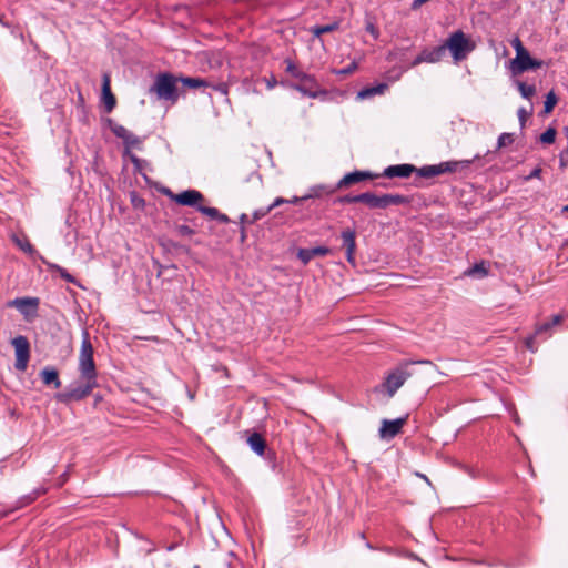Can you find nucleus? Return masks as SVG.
<instances>
[{
    "label": "nucleus",
    "instance_id": "1",
    "mask_svg": "<svg viewBox=\"0 0 568 568\" xmlns=\"http://www.w3.org/2000/svg\"><path fill=\"white\" fill-rule=\"evenodd\" d=\"M94 348L87 329L82 332V342L78 359L79 379L57 398L62 403L80 402L99 386L98 371L93 358Z\"/></svg>",
    "mask_w": 568,
    "mask_h": 568
},
{
    "label": "nucleus",
    "instance_id": "2",
    "mask_svg": "<svg viewBox=\"0 0 568 568\" xmlns=\"http://www.w3.org/2000/svg\"><path fill=\"white\" fill-rule=\"evenodd\" d=\"M479 155L474 156V159L470 160H459V161H445L440 162L438 164H432V165H424L422 168H416L413 164L409 163H403V164H395L389 165L384 169L383 173L378 174L379 178H387V179H394V178H400V179H407L413 173H416L418 178L423 179H432L437 175L444 174V173H455V172H463L467 170L470 164L476 160L479 159Z\"/></svg>",
    "mask_w": 568,
    "mask_h": 568
},
{
    "label": "nucleus",
    "instance_id": "3",
    "mask_svg": "<svg viewBox=\"0 0 568 568\" xmlns=\"http://www.w3.org/2000/svg\"><path fill=\"white\" fill-rule=\"evenodd\" d=\"M416 364H430V361L403 362L386 376L384 386L386 387V392L389 397H393L405 382L413 376L414 372L410 367Z\"/></svg>",
    "mask_w": 568,
    "mask_h": 568
},
{
    "label": "nucleus",
    "instance_id": "4",
    "mask_svg": "<svg viewBox=\"0 0 568 568\" xmlns=\"http://www.w3.org/2000/svg\"><path fill=\"white\" fill-rule=\"evenodd\" d=\"M180 81L171 73H159L150 91L155 92L159 99L175 103L179 99L176 82Z\"/></svg>",
    "mask_w": 568,
    "mask_h": 568
},
{
    "label": "nucleus",
    "instance_id": "5",
    "mask_svg": "<svg viewBox=\"0 0 568 568\" xmlns=\"http://www.w3.org/2000/svg\"><path fill=\"white\" fill-rule=\"evenodd\" d=\"M444 43L455 61L464 60L474 50V44L462 30L453 32Z\"/></svg>",
    "mask_w": 568,
    "mask_h": 568
},
{
    "label": "nucleus",
    "instance_id": "6",
    "mask_svg": "<svg viewBox=\"0 0 568 568\" xmlns=\"http://www.w3.org/2000/svg\"><path fill=\"white\" fill-rule=\"evenodd\" d=\"M14 347L16 362L14 367L17 371L24 372L30 361V343L23 335H18L11 341Z\"/></svg>",
    "mask_w": 568,
    "mask_h": 568
},
{
    "label": "nucleus",
    "instance_id": "7",
    "mask_svg": "<svg viewBox=\"0 0 568 568\" xmlns=\"http://www.w3.org/2000/svg\"><path fill=\"white\" fill-rule=\"evenodd\" d=\"M542 65L544 61L531 58L527 49L524 52L519 51V55L510 61V70L514 75L539 69Z\"/></svg>",
    "mask_w": 568,
    "mask_h": 568
},
{
    "label": "nucleus",
    "instance_id": "8",
    "mask_svg": "<svg viewBox=\"0 0 568 568\" xmlns=\"http://www.w3.org/2000/svg\"><path fill=\"white\" fill-rule=\"evenodd\" d=\"M164 193L178 204L184 206H192L195 207L196 210L197 205H201L200 202L204 200L203 194L197 190H186L179 194H175L168 189Z\"/></svg>",
    "mask_w": 568,
    "mask_h": 568
},
{
    "label": "nucleus",
    "instance_id": "9",
    "mask_svg": "<svg viewBox=\"0 0 568 568\" xmlns=\"http://www.w3.org/2000/svg\"><path fill=\"white\" fill-rule=\"evenodd\" d=\"M408 420V414L396 419H383L379 427V437L382 439H392L402 433L404 425Z\"/></svg>",
    "mask_w": 568,
    "mask_h": 568
},
{
    "label": "nucleus",
    "instance_id": "10",
    "mask_svg": "<svg viewBox=\"0 0 568 568\" xmlns=\"http://www.w3.org/2000/svg\"><path fill=\"white\" fill-rule=\"evenodd\" d=\"M342 246L345 248L346 260L353 266L356 264V232L353 229H345L341 233Z\"/></svg>",
    "mask_w": 568,
    "mask_h": 568
},
{
    "label": "nucleus",
    "instance_id": "11",
    "mask_svg": "<svg viewBox=\"0 0 568 568\" xmlns=\"http://www.w3.org/2000/svg\"><path fill=\"white\" fill-rule=\"evenodd\" d=\"M379 178L378 174H374L369 171H354L345 174L337 183L338 190L348 187L353 184L359 183L365 180H373Z\"/></svg>",
    "mask_w": 568,
    "mask_h": 568
},
{
    "label": "nucleus",
    "instance_id": "12",
    "mask_svg": "<svg viewBox=\"0 0 568 568\" xmlns=\"http://www.w3.org/2000/svg\"><path fill=\"white\" fill-rule=\"evenodd\" d=\"M446 47L445 43L430 48V49H424L419 55L416 58L414 64L420 63V62H428V63H436L439 62L444 55L446 54Z\"/></svg>",
    "mask_w": 568,
    "mask_h": 568
},
{
    "label": "nucleus",
    "instance_id": "13",
    "mask_svg": "<svg viewBox=\"0 0 568 568\" xmlns=\"http://www.w3.org/2000/svg\"><path fill=\"white\" fill-rule=\"evenodd\" d=\"M298 81V83H291L290 88L310 98H316L318 95V83L313 75H311V81L305 79H300Z\"/></svg>",
    "mask_w": 568,
    "mask_h": 568
},
{
    "label": "nucleus",
    "instance_id": "14",
    "mask_svg": "<svg viewBox=\"0 0 568 568\" xmlns=\"http://www.w3.org/2000/svg\"><path fill=\"white\" fill-rule=\"evenodd\" d=\"M332 250L327 246L305 247L300 248L297 257L303 264L310 263L315 256H326L331 254Z\"/></svg>",
    "mask_w": 568,
    "mask_h": 568
},
{
    "label": "nucleus",
    "instance_id": "15",
    "mask_svg": "<svg viewBox=\"0 0 568 568\" xmlns=\"http://www.w3.org/2000/svg\"><path fill=\"white\" fill-rule=\"evenodd\" d=\"M102 98L104 101L105 111L108 113H110L115 108L116 99H115V95L111 91L110 77L108 73L103 74Z\"/></svg>",
    "mask_w": 568,
    "mask_h": 568
},
{
    "label": "nucleus",
    "instance_id": "16",
    "mask_svg": "<svg viewBox=\"0 0 568 568\" xmlns=\"http://www.w3.org/2000/svg\"><path fill=\"white\" fill-rule=\"evenodd\" d=\"M39 375L44 385L53 386L55 389L61 387V381L57 368L52 366H45L41 369Z\"/></svg>",
    "mask_w": 568,
    "mask_h": 568
},
{
    "label": "nucleus",
    "instance_id": "17",
    "mask_svg": "<svg viewBox=\"0 0 568 568\" xmlns=\"http://www.w3.org/2000/svg\"><path fill=\"white\" fill-rule=\"evenodd\" d=\"M359 203L367 205L369 209H384L383 194L377 195L372 192L361 193Z\"/></svg>",
    "mask_w": 568,
    "mask_h": 568
},
{
    "label": "nucleus",
    "instance_id": "18",
    "mask_svg": "<svg viewBox=\"0 0 568 568\" xmlns=\"http://www.w3.org/2000/svg\"><path fill=\"white\" fill-rule=\"evenodd\" d=\"M286 200L284 197H276L272 204H270L268 206H265V207H260V209H256L253 214H252V217L250 220V224H253L255 222H257L258 220H262L263 217H265L272 210H274L275 207L284 204Z\"/></svg>",
    "mask_w": 568,
    "mask_h": 568
},
{
    "label": "nucleus",
    "instance_id": "19",
    "mask_svg": "<svg viewBox=\"0 0 568 568\" xmlns=\"http://www.w3.org/2000/svg\"><path fill=\"white\" fill-rule=\"evenodd\" d=\"M338 190L337 184L335 186L329 185H315L311 187L310 193L303 195V199H315V197H322L324 195H329L335 193Z\"/></svg>",
    "mask_w": 568,
    "mask_h": 568
},
{
    "label": "nucleus",
    "instance_id": "20",
    "mask_svg": "<svg viewBox=\"0 0 568 568\" xmlns=\"http://www.w3.org/2000/svg\"><path fill=\"white\" fill-rule=\"evenodd\" d=\"M247 443L251 447V449L256 453L258 456H263L266 449V442L264 437L258 433H253L248 439Z\"/></svg>",
    "mask_w": 568,
    "mask_h": 568
},
{
    "label": "nucleus",
    "instance_id": "21",
    "mask_svg": "<svg viewBox=\"0 0 568 568\" xmlns=\"http://www.w3.org/2000/svg\"><path fill=\"white\" fill-rule=\"evenodd\" d=\"M13 304L22 314H28L27 307H31L33 311H36L39 305V300L37 297H21L16 298Z\"/></svg>",
    "mask_w": 568,
    "mask_h": 568
},
{
    "label": "nucleus",
    "instance_id": "22",
    "mask_svg": "<svg viewBox=\"0 0 568 568\" xmlns=\"http://www.w3.org/2000/svg\"><path fill=\"white\" fill-rule=\"evenodd\" d=\"M489 265L485 261L474 264L471 267L465 271V275L471 277H485L488 274Z\"/></svg>",
    "mask_w": 568,
    "mask_h": 568
},
{
    "label": "nucleus",
    "instance_id": "23",
    "mask_svg": "<svg viewBox=\"0 0 568 568\" xmlns=\"http://www.w3.org/2000/svg\"><path fill=\"white\" fill-rule=\"evenodd\" d=\"M284 63L286 65L285 68V71L287 73H290L293 78L300 80V79H305L307 81H311V74H307L303 71H301L296 64L294 63V61L290 58L285 59L284 60Z\"/></svg>",
    "mask_w": 568,
    "mask_h": 568
},
{
    "label": "nucleus",
    "instance_id": "24",
    "mask_svg": "<svg viewBox=\"0 0 568 568\" xmlns=\"http://www.w3.org/2000/svg\"><path fill=\"white\" fill-rule=\"evenodd\" d=\"M384 209L390 205H403L409 204L410 200L408 196L402 194H383Z\"/></svg>",
    "mask_w": 568,
    "mask_h": 568
},
{
    "label": "nucleus",
    "instance_id": "25",
    "mask_svg": "<svg viewBox=\"0 0 568 568\" xmlns=\"http://www.w3.org/2000/svg\"><path fill=\"white\" fill-rule=\"evenodd\" d=\"M179 80L190 89L207 88L211 82L202 78L181 77Z\"/></svg>",
    "mask_w": 568,
    "mask_h": 568
},
{
    "label": "nucleus",
    "instance_id": "26",
    "mask_svg": "<svg viewBox=\"0 0 568 568\" xmlns=\"http://www.w3.org/2000/svg\"><path fill=\"white\" fill-rule=\"evenodd\" d=\"M386 89H387L386 83H379L375 87H366L358 92V98L366 99V98L374 97L376 94H383Z\"/></svg>",
    "mask_w": 568,
    "mask_h": 568
},
{
    "label": "nucleus",
    "instance_id": "27",
    "mask_svg": "<svg viewBox=\"0 0 568 568\" xmlns=\"http://www.w3.org/2000/svg\"><path fill=\"white\" fill-rule=\"evenodd\" d=\"M48 266H49V270L59 273L60 277L63 278L64 281H67L68 283H72L79 287H82L80 282L72 274H70L64 267H62L58 264H48Z\"/></svg>",
    "mask_w": 568,
    "mask_h": 568
},
{
    "label": "nucleus",
    "instance_id": "28",
    "mask_svg": "<svg viewBox=\"0 0 568 568\" xmlns=\"http://www.w3.org/2000/svg\"><path fill=\"white\" fill-rule=\"evenodd\" d=\"M108 123H109V126H110L112 133L116 138H119L121 140L130 138V131L126 128H124L123 125L115 123L112 119H109Z\"/></svg>",
    "mask_w": 568,
    "mask_h": 568
},
{
    "label": "nucleus",
    "instance_id": "29",
    "mask_svg": "<svg viewBox=\"0 0 568 568\" xmlns=\"http://www.w3.org/2000/svg\"><path fill=\"white\" fill-rule=\"evenodd\" d=\"M518 91L524 99L530 100L536 93V87L534 84H526L525 82H516Z\"/></svg>",
    "mask_w": 568,
    "mask_h": 568
},
{
    "label": "nucleus",
    "instance_id": "30",
    "mask_svg": "<svg viewBox=\"0 0 568 568\" xmlns=\"http://www.w3.org/2000/svg\"><path fill=\"white\" fill-rule=\"evenodd\" d=\"M557 101H558V99H557V95L555 94V92L554 91L548 92V94L546 95V100L544 102V113L545 114L550 113L554 110L555 105L557 104Z\"/></svg>",
    "mask_w": 568,
    "mask_h": 568
},
{
    "label": "nucleus",
    "instance_id": "31",
    "mask_svg": "<svg viewBox=\"0 0 568 568\" xmlns=\"http://www.w3.org/2000/svg\"><path fill=\"white\" fill-rule=\"evenodd\" d=\"M351 203H359V194H346L343 196H338L334 200V204H351Z\"/></svg>",
    "mask_w": 568,
    "mask_h": 568
},
{
    "label": "nucleus",
    "instance_id": "32",
    "mask_svg": "<svg viewBox=\"0 0 568 568\" xmlns=\"http://www.w3.org/2000/svg\"><path fill=\"white\" fill-rule=\"evenodd\" d=\"M122 141L125 145V150H130L131 148H140L142 143L141 139L132 132H130V138L123 139Z\"/></svg>",
    "mask_w": 568,
    "mask_h": 568
},
{
    "label": "nucleus",
    "instance_id": "33",
    "mask_svg": "<svg viewBox=\"0 0 568 568\" xmlns=\"http://www.w3.org/2000/svg\"><path fill=\"white\" fill-rule=\"evenodd\" d=\"M556 130L554 128H548L544 133L540 135V142L545 144H551L555 142L556 139Z\"/></svg>",
    "mask_w": 568,
    "mask_h": 568
},
{
    "label": "nucleus",
    "instance_id": "34",
    "mask_svg": "<svg viewBox=\"0 0 568 568\" xmlns=\"http://www.w3.org/2000/svg\"><path fill=\"white\" fill-rule=\"evenodd\" d=\"M357 68H358L357 62L353 61L346 68L333 70V73H335L337 75L346 77V75L352 74L354 71H356Z\"/></svg>",
    "mask_w": 568,
    "mask_h": 568
},
{
    "label": "nucleus",
    "instance_id": "35",
    "mask_svg": "<svg viewBox=\"0 0 568 568\" xmlns=\"http://www.w3.org/2000/svg\"><path fill=\"white\" fill-rule=\"evenodd\" d=\"M125 156H128L130 159V161L132 162V164L134 165V170L140 172L142 170V163L143 161L136 156L134 153H132L130 150H124V153H123Z\"/></svg>",
    "mask_w": 568,
    "mask_h": 568
},
{
    "label": "nucleus",
    "instance_id": "36",
    "mask_svg": "<svg viewBox=\"0 0 568 568\" xmlns=\"http://www.w3.org/2000/svg\"><path fill=\"white\" fill-rule=\"evenodd\" d=\"M514 141H515V139H514L513 133H501L498 136L497 146L500 149V148L511 144Z\"/></svg>",
    "mask_w": 568,
    "mask_h": 568
},
{
    "label": "nucleus",
    "instance_id": "37",
    "mask_svg": "<svg viewBox=\"0 0 568 568\" xmlns=\"http://www.w3.org/2000/svg\"><path fill=\"white\" fill-rule=\"evenodd\" d=\"M197 211L213 220H216V216L219 214V210L216 207H210L204 205H197Z\"/></svg>",
    "mask_w": 568,
    "mask_h": 568
},
{
    "label": "nucleus",
    "instance_id": "38",
    "mask_svg": "<svg viewBox=\"0 0 568 568\" xmlns=\"http://www.w3.org/2000/svg\"><path fill=\"white\" fill-rule=\"evenodd\" d=\"M551 329H552L551 324L548 321H546V322L537 325L535 333L538 336L539 335H550Z\"/></svg>",
    "mask_w": 568,
    "mask_h": 568
},
{
    "label": "nucleus",
    "instance_id": "39",
    "mask_svg": "<svg viewBox=\"0 0 568 568\" xmlns=\"http://www.w3.org/2000/svg\"><path fill=\"white\" fill-rule=\"evenodd\" d=\"M531 112H532L531 110L527 111L525 108H519L518 109L517 115H518V120H519V124H520L521 129L525 128L526 121L531 115Z\"/></svg>",
    "mask_w": 568,
    "mask_h": 568
},
{
    "label": "nucleus",
    "instance_id": "40",
    "mask_svg": "<svg viewBox=\"0 0 568 568\" xmlns=\"http://www.w3.org/2000/svg\"><path fill=\"white\" fill-rule=\"evenodd\" d=\"M207 88H212L214 91L219 92L220 94L226 97L229 94V85L225 82L220 83H213L211 82V85Z\"/></svg>",
    "mask_w": 568,
    "mask_h": 568
},
{
    "label": "nucleus",
    "instance_id": "41",
    "mask_svg": "<svg viewBox=\"0 0 568 568\" xmlns=\"http://www.w3.org/2000/svg\"><path fill=\"white\" fill-rule=\"evenodd\" d=\"M44 494V490H34L31 495H27L22 498L21 506H27L34 501L39 496Z\"/></svg>",
    "mask_w": 568,
    "mask_h": 568
},
{
    "label": "nucleus",
    "instance_id": "42",
    "mask_svg": "<svg viewBox=\"0 0 568 568\" xmlns=\"http://www.w3.org/2000/svg\"><path fill=\"white\" fill-rule=\"evenodd\" d=\"M131 202L134 207H143L145 204L144 199L138 195L135 192L131 193Z\"/></svg>",
    "mask_w": 568,
    "mask_h": 568
},
{
    "label": "nucleus",
    "instance_id": "43",
    "mask_svg": "<svg viewBox=\"0 0 568 568\" xmlns=\"http://www.w3.org/2000/svg\"><path fill=\"white\" fill-rule=\"evenodd\" d=\"M339 29V21H333L328 24H324L321 27L324 33L333 32Z\"/></svg>",
    "mask_w": 568,
    "mask_h": 568
},
{
    "label": "nucleus",
    "instance_id": "44",
    "mask_svg": "<svg viewBox=\"0 0 568 568\" xmlns=\"http://www.w3.org/2000/svg\"><path fill=\"white\" fill-rule=\"evenodd\" d=\"M262 81L265 82L268 90L274 89L278 83L274 74H271L268 78L264 77Z\"/></svg>",
    "mask_w": 568,
    "mask_h": 568
},
{
    "label": "nucleus",
    "instance_id": "45",
    "mask_svg": "<svg viewBox=\"0 0 568 568\" xmlns=\"http://www.w3.org/2000/svg\"><path fill=\"white\" fill-rule=\"evenodd\" d=\"M511 45L513 48L515 49L516 51V57L519 55V51L524 52L526 50V48L523 45L521 41L519 38H515L513 41H511Z\"/></svg>",
    "mask_w": 568,
    "mask_h": 568
},
{
    "label": "nucleus",
    "instance_id": "46",
    "mask_svg": "<svg viewBox=\"0 0 568 568\" xmlns=\"http://www.w3.org/2000/svg\"><path fill=\"white\" fill-rule=\"evenodd\" d=\"M536 333L534 335H530V336H527L525 338V345L526 347L531 351V352H536V347H535V339H536Z\"/></svg>",
    "mask_w": 568,
    "mask_h": 568
},
{
    "label": "nucleus",
    "instance_id": "47",
    "mask_svg": "<svg viewBox=\"0 0 568 568\" xmlns=\"http://www.w3.org/2000/svg\"><path fill=\"white\" fill-rule=\"evenodd\" d=\"M178 232L181 235H185V236L194 234V230L191 229L189 225H185V224L179 225L178 226Z\"/></svg>",
    "mask_w": 568,
    "mask_h": 568
},
{
    "label": "nucleus",
    "instance_id": "48",
    "mask_svg": "<svg viewBox=\"0 0 568 568\" xmlns=\"http://www.w3.org/2000/svg\"><path fill=\"white\" fill-rule=\"evenodd\" d=\"M17 244L20 246V248L23 252H27V253L33 252V246L29 241H26V242L17 241Z\"/></svg>",
    "mask_w": 568,
    "mask_h": 568
},
{
    "label": "nucleus",
    "instance_id": "49",
    "mask_svg": "<svg viewBox=\"0 0 568 568\" xmlns=\"http://www.w3.org/2000/svg\"><path fill=\"white\" fill-rule=\"evenodd\" d=\"M321 27L320 24H316V26H313L310 28V32L315 37V38H321L322 34H324L323 30H321Z\"/></svg>",
    "mask_w": 568,
    "mask_h": 568
},
{
    "label": "nucleus",
    "instance_id": "50",
    "mask_svg": "<svg viewBox=\"0 0 568 568\" xmlns=\"http://www.w3.org/2000/svg\"><path fill=\"white\" fill-rule=\"evenodd\" d=\"M541 172H542L541 168H540V166H537V168H535V169L530 172V174L526 178V180H530V179H539V178H540V175H541Z\"/></svg>",
    "mask_w": 568,
    "mask_h": 568
},
{
    "label": "nucleus",
    "instance_id": "51",
    "mask_svg": "<svg viewBox=\"0 0 568 568\" xmlns=\"http://www.w3.org/2000/svg\"><path fill=\"white\" fill-rule=\"evenodd\" d=\"M250 217L246 213H242L239 217V224L240 226H245V224H250Z\"/></svg>",
    "mask_w": 568,
    "mask_h": 568
},
{
    "label": "nucleus",
    "instance_id": "52",
    "mask_svg": "<svg viewBox=\"0 0 568 568\" xmlns=\"http://www.w3.org/2000/svg\"><path fill=\"white\" fill-rule=\"evenodd\" d=\"M548 322L551 324L552 327H555V326L559 325L562 322V316L559 315V314L554 315L551 317V320L548 321Z\"/></svg>",
    "mask_w": 568,
    "mask_h": 568
},
{
    "label": "nucleus",
    "instance_id": "53",
    "mask_svg": "<svg viewBox=\"0 0 568 568\" xmlns=\"http://www.w3.org/2000/svg\"><path fill=\"white\" fill-rule=\"evenodd\" d=\"M216 220H217L219 222H221V223H225V224L231 222L230 217H229L226 214L221 213L220 211H219V214H217V216H216Z\"/></svg>",
    "mask_w": 568,
    "mask_h": 568
},
{
    "label": "nucleus",
    "instance_id": "54",
    "mask_svg": "<svg viewBox=\"0 0 568 568\" xmlns=\"http://www.w3.org/2000/svg\"><path fill=\"white\" fill-rule=\"evenodd\" d=\"M286 201L284 203H291V204H298L303 201H306L307 199H303V196H294L291 200L285 199Z\"/></svg>",
    "mask_w": 568,
    "mask_h": 568
},
{
    "label": "nucleus",
    "instance_id": "55",
    "mask_svg": "<svg viewBox=\"0 0 568 568\" xmlns=\"http://www.w3.org/2000/svg\"><path fill=\"white\" fill-rule=\"evenodd\" d=\"M246 241V230L245 226H240V242L244 243Z\"/></svg>",
    "mask_w": 568,
    "mask_h": 568
},
{
    "label": "nucleus",
    "instance_id": "56",
    "mask_svg": "<svg viewBox=\"0 0 568 568\" xmlns=\"http://www.w3.org/2000/svg\"><path fill=\"white\" fill-rule=\"evenodd\" d=\"M423 4H424V2H422V0H414L412 3V9L416 10V9L420 8Z\"/></svg>",
    "mask_w": 568,
    "mask_h": 568
},
{
    "label": "nucleus",
    "instance_id": "57",
    "mask_svg": "<svg viewBox=\"0 0 568 568\" xmlns=\"http://www.w3.org/2000/svg\"><path fill=\"white\" fill-rule=\"evenodd\" d=\"M175 547H176V545L172 544V545L168 546L166 549H168V551H172L175 549Z\"/></svg>",
    "mask_w": 568,
    "mask_h": 568
},
{
    "label": "nucleus",
    "instance_id": "58",
    "mask_svg": "<svg viewBox=\"0 0 568 568\" xmlns=\"http://www.w3.org/2000/svg\"><path fill=\"white\" fill-rule=\"evenodd\" d=\"M417 476H419L420 478H423V479H425L427 483H429L428 478H427L425 475L417 473Z\"/></svg>",
    "mask_w": 568,
    "mask_h": 568
},
{
    "label": "nucleus",
    "instance_id": "59",
    "mask_svg": "<svg viewBox=\"0 0 568 568\" xmlns=\"http://www.w3.org/2000/svg\"><path fill=\"white\" fill-rule=\"evenodd\" d=\"M365 546H366L368 549H375V548L373 547V545H372L369 541H366Z\"/></svg>",
    "mask_w": 568,
    "mask_h": 568
},
{
    "label": "nucleus",
    "instance_id": "60",
    "mask_svg": "<svg viewBox=\"0 0 568 568\" xmlns=\"http://www.w3.org/2000/svg\"><path fill=\"white\" fill-rule=\"evenodd\" d=\"M561 212H562V213H568V204H567V205H565V206L561 209Z\"/></svg>",
    "mask_w": 568,
    "mask_h": 568
},
{
    "label": "nucleus",
    "instance_id": "61",
    "mask_svg": "<svg viewBox=\"0 0 568 568\" xmlns=\"http://www.w3.org/2000/svg\"><path fill=\"white\" fill-rule=\"evenodd\" d=\"M560 164H561V166H564V165H565V161H564V159H562V154L560 155Z\"/></svg>",
    "mask_w": 568,
    "mask_h": 568
},
{
    "label": "nucleus",
    "instance_id": "62",
    "mask_svg": "<svg viewBox=\"0 0 568 568\" xmlns=\"http://www.w3.org/2000/svg\"><path fill=\"white\" fill-rule=\"evenodd\" d=\"M359 536H361V538H362V539H365V538H366L364 532H361V535H359Z\"/></svg>",
    "mask_w": 568,
    "mask_h": 568
},
{
    "label": "nucleus",
    "instance_id": "63",
    "mask_svg": "<svg viewBox=\"0 0 568 568\" xmlns=\"http://www.w3.org/2000/svg\"><path fill=\"white\" fill-rule=\"evenodd\" d=\"M67 476H68L67 474L62 475L63 481L67 480Z\"/></svg>",
    "mask_w": 568,
    "mask_h": 568
},
{
    "label": "nucleus",
    "instance_id": "64",
    "mask_svg": "<svg viewBox=\"0 0 568 568\" xmlns=\"http://www.w3.org/2000/svg\"><path fill=\"white\" fill-rule=\"evenodd\" d=\"M194 568H200V567L196 565V566H194Z\"/></svg>",
    "mask_w": 568,
    "mask_h": 568
}]
</instances>
